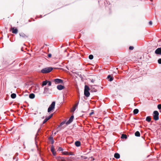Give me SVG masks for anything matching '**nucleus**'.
Segmentation results:
<instances>
[{
	"label": "nucleus",
	"mask_w": 161,
	"mask_h": 161,
	"mask_svg": "<svg viewBox=\"0 0 161 161\" xmlns=\"http://www.w3.org/2000/svg\"><path fill=\"white\" fill-rule=\"evenodd\" d=\"M35 95L33 93H31L29 95V97L31 99H33L35 97Z\"/></svg>",
	"instance_id": "obj_17"
},
{
	"label": "nucleus",
	"mask_w": 161,
	"mask_h": 161,
	"mask_svg": "<svg viewBox=\"0 0 161 161\" xmlns=\"http://www.w3.org/2000/svg\"><path fill=\"white\" fill-rule=\"evenodd\" d=\"M155 53L157 54L161 55V47L157 48L155 51Z\"/></svg>",
	"instance_id": "obj_7"
},
{
	"label": "nucleus",
	"mask_w": 161,
	"mask_h": 161,
	"mask_svg": "<svg viewBox=\"0 0 161 161\" xmlns=\"http://www.w3.org/2000/svg\"><path fill=\"white\" fill-rule=\"evenodd\" d=\"M74 118V116H71L69 120L66 123V124L67 125H68L71 123L73 121Z\"/></svg>",
	"instance_id": "obj_8"
},
{
	"label": "nucleus",
	"mask_w": 161,
	"mask_h": 161,
	"mask_svg": "<svg viewBox=\"0 0 161 161\" xmlns=\"http://www.w3.org/2000/svg\"><path fill=\"white\" fill-rule=\"evenodd\" d=\"M51 56H52V55L50 53V54H48V57L50 58L51 57Z\"/></svg>",
	"instance_id": "obj_37"
},
{
	"label": "nucleus",
	"mask_w": 161,
	"mask_h": 161,
	"mask_svg": "<svg viewBox=\"0 0 161 161\" xmlns=\"http://www.w3.org/2000/svg\"><path fill=\"white\" fill-rule=\"evenodd\" d=\"M89 88L87 85H85L84 89V95L85 96L88 97L90 96V93L89 92Z\"/></svg>",
	"instance_id": "obj_2"
},
{
	"label": "nucleus",
	"mask_w": 161,
	"mask_h": 161,
	"mask_svg": "<svg viewBox=\"0 0 161 161\" xmlns=\"http://www.w3.org/2000/svg\"><path fill=\"white\" fill-rule=\"evenodd\" d=\"M114 157L116 158H120V155L118 153H116L114 154Z\"/></svg>",
	"instance_id": "obj_14"
},
{
	"label": "nucleus",
	"mask_w": 161,
	"mask_h": 161,
	"mask_svg": "<svg viewBox=\"0 0 161 161\" xmlns=\"http://www.w3.org/2000/svg\"><path fill=\"white\" fill-rule=\"evenodd\" d=\"M74 154L73 153H72V152H70V153H69L68 152V155H74Z\"/></svg>",
	"instance_id": "obj_35"
},
{
	"label": "nucleus",
	"mask_w": 161,
	"mask_h": 161,
	"mask_svg": "<svg viewBox=\"0 0 161 161\" xmlns=\"http://www.w3.org/2000/svg\"><path fill=\"white\" fill-rule=\"evenodd\" d=\"M58 150L59 151H63V149L61 147H59L58 149Z\"/></svg>",
	"instance_id": "obj_32"
},
{
	"label": "nucleus",
	"mask_w": 161,
	"mask_h": 161,
	"mask_svg": "<svg viewBox=\"0 0 161 161\" xmlns=\"http://www.w3.org/2000/svg\"><path fill=\"white\" fill-rule=\"evenodd\" d=\"M13 128H12V129H9V130H9V131H11V130H12V129H13Z\"/></svg>",
	"instance_id": "obj_42"
},
{
	"label": "nucleus",
	"mask_w": 161,
	"mask_h": 161,
	"mask_svg": "<svg viewBox=\"0 0 161 161\" xmlns=\"http://www.w3.org/2000/svg\"><path fill=\"white\" fill-rule=\"evenodd\" d=\"M51 150L52 153L53 155L55 156L56 154V152L54 151V148L53 146H52L51 147Z\"/></svg>",
	"instance_id": "obj_9"
},
{
	"label": "nucleus",
	"mask_w": 161,
	"mask_h": 161,
	"mask_svg": "<svg viewBox=\"0 0 161 161\" xmlns=\"http://www.w3.org/2000/svg\"><path fill=\"white\" fill-rule=\"evenodd\" d=\"M158 64H161V58L159 59L158 60Z\"/></svg>",
	"instance_id": "obj_33"
},
{
	"label": "nucleus",
	"mask_w": 161,
	"mask_h": 161,
	"mask_svg": "<svg viewBox=\"0 0 161 161\" xmlns=\"http://www.w3.org/2000/svg\"><path fill=\"white\" fill-rule=\"evenodd\" d=\"M48 83V86H51L52 85L51 82L50 81H48V82L47 83Z\"/></svg>",
	"instance_id": "obj_31"
},
{
	"label": "nucleus",
	"mask_w": 161,
	"mask_h": 161,
	"mask_svg": "<svg viewBox=\"0 0 161 161\" xmlns=\"http://www.w3.org/2000/svg\"><path fill=\"white\" fill-rule=\"evenodd\" d=\"M65 121H63L60 124V125L59 126H62V125H64V124H65Z\"/></svg>",
	"instance_id": "obj_27"
},
{
	"label": "nucleus",
	"mask_w": 161,
	"mask_h": 161,
	"mask_svg": "<svg viewBox=\"0 0 161 161\" xmlns=\"http://www.w3.org/2000/svg\"><path fill=\"white\" fill-rule=\"evenodd\" d=\"M49 88L45 86L44 88V91L43 93L44 94H50L51 93L49 92Z\"/></svg>",
	"instance_id": "obj_5"
},
{
	"label": "nucleus",
	"mask_w": 161,
	"mask_h": 161,
	"mask_svg": "<svg viewBox=\"0 0 161 161\" xmlns=\"http://www.w3.org/2000/svg\"><path fill=\"white\" fill-rule=\"evenodd\" d=\"M149 24L150 25H152V22L151 21H150L149 22Z\"/></svg>",
	"instance_id": "obj_36"
},
{
	"label": "nucleus",
	"mask_w": 161,
	"mask_h": 161,
	"mask_svg": "<svg viewBox=\"0 0 161 161\" xmlns=\"http://www.w3.org/2000/svg\"><path fill=\"white\" fill-rule=\"evenodd\" d=\"M107 78L108 80L110 81H111L113 80V78L112 76H111L110 75H108L107 77Z\"/></svg>",
	"instance_id": "obj_13"
},
{
	"label": "nucleus",
	"mask_w": 161,
	"mask_h": 161,
	"mask_svg": "<svg viewBox=\"0 0 161 161\" xmlns=\"http://www.w3.org/2000/svg\"><path fill=\"white\" fill-rule=\"evenodd\" d=\"M93 114V113H92H92H90V114H91H91Z\"/></svg>",
	"instance_id": "obj_43"
},
{
	"label": "nucleus",
	"mask_w": 161,
	"mask_h": 161,
	"mask_svg": "<svg viewBox=\"0 0 161 161\" xmlns=\"http://www.w3.org/2000/svg\"><path fill=\"white\" fill-rule=\"evenodd\" d=\"M53 115V114H51L49 116L46 117V118L48 119V120L52 117Z\"/></svg>",
	"instance_id": "obj_25"
},
{
	"label": "nucleus",
	"mask_w": 161,
	"mask_h": 161,
	"mask_svg": "<svg viewBox=\"0 0 161 161\" xmlns=\"http://www.w3.org/2000/svg\"><path fill=\"white\" fill-rule=\"evenodd\" d=\"M139 112V110L137 109H135L133 111L134 114H137Z\"/></svg>",
	"instance_id": "obj_22"
},
{
	"label": "nucleus",
	"mask_w": 161,
	"mask_h": 161,
	"mask_svg": "<svg viewBox=\"0 0 161 161\" xmlns=\"http://www.w3.org/2000/svg\"><path fill=\"white\" fill-rule=\"evenodd\" d=\"M134 49V47L133 46H130L129 47V49L130 50H132Z\"/></svg>",
	"instance_id": "obj_34"
},
{
	"label": "nucleus",
	"mask_w": 161,
	"mask_h": 161,
	"mask_svg": "<svg viewBox=\"0 0 161 161\" xmlns=\"http://www.w3.org/2000/svg\"><path fill=\"white\" fill-rule=\"evenodd\" d=\"M86 158H87V157H85L84 158L86 159Z\"/></svg>",
	"instance_id": "obj_44"
},
{
	"label": "nucleus",
	"mask_w": 161,
	"mask_h": 161,
	"mask_svg": "<svg viewBox=\"0 0 161 161\" xmlns=\"http://www.w3.org/2000/svg\"><path fill=\"white\" fill-rule=\"evenodd\" d=\"M18 153H16L15 154V155L13 157V159H16V161H18V158L17 157L18 156Z\"/></svg>",
	"instance_id": "obj_16"
},
{
	"label": "nucleus",
	"mask_w": 161,
	"mask_h": 161,
	"mask_svg": "<svg viewBox=\"0 0 161 161\" xmlns=\"http://www.w3.org/2000/svg\"><path fill=\"white\" fill-rule=\"evenodd\" d=\"M53 69L52 67H47L42 69L41 71L42 73L46 74L50 72Z\"/></svg>",
	"instance_id": "obj_1"
},
{
	"label": "nucleus",
	"mask_w": 161,
	"mask_h": 161,
	"mask_svg": "<svg viewBox=\"0 0 161 161\" xmlns=\"http://www.w3.org/2000/svg\"><path fill=\"white\" fill-rule=\"evenodd\" d=\"M76 107H74V109H73V111H75V109H76Z\"/></svg>",
	"instance_id": "obj_39"
},
{
	"label": "nucleus",
	"mask_w": 161,
	"mask_h": 161,
	"mask_svg": "<svg viewBox=\"0 0 161 161\" xmlns=\"http://www.w3.org/2000/svg\"><path fill=\"white\" fill-rule=\"evenodd\" d=\"M135 136H136L137 137H139L140 136V134L139 131H136L135 133Z\"/></svg>",
	"instance_id": "obj_21"
},
{
	"label": "nucleus",
	"mask_w": 161,
	"mask_h": 161,
	"mask_svg": "<svg viewBox=\"0 0 161 161\" xmlns=\"http://www.w3.org/2000/svg\"><path fill=\"white\" fill-rule=\"evenodd\" d=\"M121 138L122 139H126L127 138V136L125 134H122L121 135Z\"/></svg>",
	"instance_id": "obj_19"
},
{
	"label": "nucleus",
	"mask_w": 161,
	"mask_h": 161,
	"mask_svg": "<svg viewBox=\"0 0 161 161\" xmlns=\"http://www.w3.org/2000/svg\"><path fill=\"white\" fill-rule=\"evenodd\" d=\"M48 119L46 118L44 120V121H43V124H45L47 121H48Z\"/></svg>",
	"instance_id": "obj_29"
},
{
	"label": "nucleus",
	"mask_w": 161,
	"mask_h": 161,
	"mask_svg": "<svg viewBox=\"0 0 161 161\" xmlns=\"http://www.w3.org/2000/svg\"><path fill=\"white\" fill-rule=\"evenodd\" d=\"M64 86H63L62 85H58L57 86V88L59 90H62V89H64Z\"/></svg>",
	"instance_id": "obj_11"
},
{
	"label": "nucleus",
	"mask_w": 161,
	"mask_h": 161,
	"mask_svg": "<svg viewBox=\"0 0 161 161\" xmlns=\"http://www.w3.org/2000/svg\"><path fill=\"white\" fill-rule=\"evenodd\" d=\"M153 117L154 119L157 121L159 119V113L157 111H155L153 113Z\"/></svg>",
	"instance_id": "obj_4"
},
{
	"label": "nucleus",
	"mask_w": 161,
	"mask_h": 161,
	"mask_svg": "<svg viewBox=\"0 0 161 161\" xmlns=\"http://www.w3.org/2000/svg\"><path fill=\"white\" fill-rule=\"evenodd\" d=\"M89 58L90 59H92L93 58V56L92 55H90L89 56Z\"/></svg>",
	"instance_id": "obj_26"
},
{
	"label": "nucleus",
	"mask_w": 161,
	"mask_h": 161,
	"mask_svg": "<svg viewBox=\"0 0 161 161\" xmlns=\"http://www.w3.org/2000/svg\"><path fill=\"white\" fill-rule=\"evenodd\" d=\"M11 97L12 98H15L16 97V94L15 93H12L11 95Z\"/></svg>",
	"instance_id": "obj_23"
},
{
	"label": "nucleus",
	"mask_w": 161,
	"mask_h": 161,
	"mask_svg": "<svg viewBox=\"0 0 161 161\" xmlns=\"http://www.w3.org/2000/svg\"><path fill=\"white\" fill-rule=\"evenodd\" d=\"M55 102L53 101L52 102L51 104L49 106L48 108L47 112L48 113L50 112L53 110L54 109L55 106Z\"/></svg>",
	"instance_id": "obj_3"
},
{
	"label": "nucleus",
	"mask_w": 161,
	"mask_h": 161,
	"mask_svg": "<svg viewBox=\"0 0 161 161\" xmlns=\"http://www.w3.org/2000/svg\"><path fill=\"white\" fill-rule=\"evenodd\" d=\"M11 29L12 33L15 34L17 33L18 31L17 29H14V27H12Z\"/></svg>",
	"instance_id": "obj_10"
},
{
	"label": "nucleus",
	"mask_w": 161,
	"mask_h": 161,
	"mask_svg": "<svg viewBox=\"0 0 161 161\" xmlns=\"http://www.w3.org/2000/svg\"><path fill=\"white\" fill-rule=\"evenodd\" d=\"M63 154L65 155H68V152H63Z\"/></svg>",
	"instance_id": "obj_28"
},
{
	"label": "nucleus",
	"mask_w": 161,
	"mask_h": 161,
	"mask_svg": "<svg viewBox=\"0 0 161 161\" xmlns=\"http://www.w3.org/2000/svg\"><path fill=\"white\" fill-rule=\"evenodd\" d=\"M151 117L149 116H148L146 118V121L148 122H150L151 120Z\"/></svg>",
	"instance_id": "obj_20"
},
{
	"label": "nucleus",
	"mask_w": 161,
	"mask_h": 161,
	"mask_svg": "<svg viewBox=\"0 0 161 161\" xmlns=\"http://www.w3.org/2000/svg\"><path fill=\"white\" fill-rule=\"evenodd\" d=\"M54 81L55 82L56 84H58V83H63V80L59 79H56L54 80Z\"/></svg>",
	"instance_id": "obj_6"
},
{
	"label": "nucleus",
	"mask_w": 161,
	"mask_h": 161,
	"mask_svg": "<svg viewBox=\"0 0 161 161\" xmlns=\"http://www.w3.org/2000/svg\"><path fill=\"white\" fill-rule=\"evenodd\" d=\"M158 108L159 109H161V104H159L158 105Z\"/></svg>",
	"instance_id": "obj_30"
},
{
	"label": "nucleus",
	"mask_w": 161,
	"mask_h": 161,
	"mask_svg": "<svg viewBox=\"0 0 161 161\" xmlns=\"http://www.w3.org/2000/svg\"><path fill=\"white\" fill-rule=\"evenodd\" d=\"M19 35L21 37H26V36L23 33H19Z\"/></svg>",
	"instance_id": "obj_24"
},
{
	"label": "nucleus",
	"mask_w": 161,
	"mask_h": 161,
	"mask_svg": "<svg viewBox=\"0 0 161 161\" xmlns=\"http://www.w3.org/2000/svg\"><path fill=\"white\" fill-rule=\"evenodd\" d=\"M91 81L93 83V82H94V80H93V79H92V80H91Z\"/></svg>",
	"instance_id": "obj_40"
},
{
	"label": "nucleus",
	"mask_w": 161,
	"mask_h": 161,
	"mask_svg": "<svg viewBox=\"0 0 161 161\" xmlns=\"http://www.w3.org/2000/svg\"><path fill=\"white\" fill-rule=\"evenodd\" d=\"M78 103H77L75 105V107H77L78 105Z\"/></svg>",
	"instance_id": "obj_38"
},
{
	"label": "nucleus",
	"mask_w": 161,
	"mask_h": 161,
	"mask_svg": "<svg viewBox=\"0 0 161 161\" xmlns=\"http://www.w3.org/2000/svg\"><path fill=\"white\" fill-rule=\"evenodd\" d=\"M50 140L51 141V143L53 144L54 143V140L53 137L52 136H50L49 138Z\"/></svg>",
	"instance_id": "obj_18"
},
{
	"label": "nucleus",
	"mask_w": 161,
	"mask_h": 161,
	"mask_svg": "<svg viewBox=\"0 0 161 161\" xmlns=\"http://www.w3.org/2000/svg\"><path fill=\"white\" fill-rule=\"evenodd\" d=\"M75 145L77 147H79L80 145V142L79 141H76L75 142Z\"/></svg>",
	"instance_id": "obj_12"
},
{
	"label": "nucleus",
	"mask_w": 161,
	"mask_h": 161,
	"mask_svg": "<svg viewBox=\"0 0 161 161\" xmlns=\"http://www.w3.org/2000/svg\"><path fill=\"white\" fill-rule=\"evenodd\" d=\"M48 82V81L47 80L43 81L42 84V86H46Z\"/></svg>",
	"instance_id": "obj_15"
},
{
	"label": "nucleus",
	"mask_w": 161,
	"mask_h": 161,
	"mask_svg": "<svg viewBox=\"0 0 161 161\" xmlns=\"http://www.w3.org/2000/svg\"><path fill=\"white\" fill-rule=\"evenodd\" d=\"M58 132V130H57L56 132H55L54 133V135L56 134Z\"/></svg>",
	"instance_id": "obj_41"
}]
</instances>
